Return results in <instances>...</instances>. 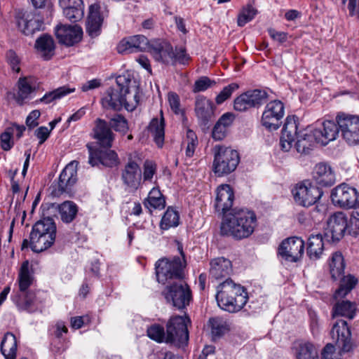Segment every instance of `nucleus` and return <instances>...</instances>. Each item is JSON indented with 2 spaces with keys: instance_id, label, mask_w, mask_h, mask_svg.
I'll return each mask as SVG.
<instances>
[{
  "instance_id": "37998d69",
  "label": "nucleus",
  "mask_w": 359,
  "mask_h": 359,
  "mask_svg": "<svg viewBox=\"0 0 359 359\" xmlns=\"http://www.w3.org/2000/svg\"><path fill=\"white\" fill-rule=\"evenodd\" d=\"M179 214L173 208L169 207L163 215L160 226L163 230H168L171 227H175L179 224Z\"/></svg>"
},
{
  "instance_id": "f8f14e48",
  "label": "nucleus",
  "mask_w": 359,
  "mask_h": 359,
  "mask_svg": "<svg viewBox=\"0 0 359 359\" xmlns=\"http://www.w3.org/2000/svg\"><path fill=\"white\" fill-rule=\"evenodd\" d=\"M337 122L341 135L351 145L359 144V117L345 114H338Z\"/></svg>"
},
{
  "instance_id": "6e6d98bb",
  "label": "nucleus",
  "mask_w": 359,
  "mask_h": 359,
  "mask_svg": "<svg viewBox=\"0 0 359 359\" xmlns=\"http://www.w3.org/2000/svg\"><path fill=\"white\" fill-rule=\"evenodd\" d=\"M238 85L236 83H232L225 86L223 90L216 97L215 101L217 104H220L225 100L229 98L232 93L238 88Z\"/></svg>"
},
{
  "instance_id": "c9c22d12",
  "label": "nucleus",
  "mask_w": 359,
  "mask_h": 359,
  "mask_svg": "<svg viewBox=\"0 0 359 359\" xmlns=\"http://www.w3.org/2000/svg\"><path fill=\"white\" fill-rule=\"evenodd\" d=\"M57 210L61 220L66 224L73 222L79 211L76 204L71 201H66L57 205Z\"/></svg>"
},
{
  "instance_id": "9d476101",
  "label": "nucleus",
  "mask_w": 359,
  "mask_h": 359,
  "mask_svg": "<svg viewBox=\"0 0 359 359\" xmlns=\"http://www.w3.org/2000/svg\"><path fill=\"white\" fill-rule=\"evenodd\" d=\"M331 198L335 205L342 208L351 209L359 205V193L346 183H342L332 189Z\"/></svg>"
},
{
  "instance_id": "13d9d810",
  "label": "nucleus",
  "mask_w": 359,
  "mask_h": 359,
  "mask_svg": "<svg viewBox=\"0 0 359 359\" xmlns=\"http://www.w3.org/2000/svg\"><path fill=\"white\" fill-rule=\"evenodd\" d=\"M187 147L186 149V155L189 157L193 156L195 147L198 143L197 137L195 133L191 130H188L187 133Z\"/></svg>"
},
{
  "instance_id": "39448f33",
  "label": "nucleus",
  "mask_w": 359,
  "mask_h": 359,
  "mask_svg": "<svg viewBox=\"0 0 359 359\" xmlns=\"http://www.w3.org/2000/svg\"><path fill=\"white\" fill-rule=\"evenodd\" d=\"M332 337L336 340L337 345L341 351L335 352L334 346L327 344L322 352V359H342L341 353H348L353 350L351 332L347 322L344 320H337L331 330Z\"/></svg>"
},
{
  "instance_id": "0e129e2a",
  "label": "nucleus",
  "mask_w": 359,
  "mask_h": 359,
  "mask_svg": "<svg viewBox=\"0 0 359 359\" xmlns=\"http://www.w3.org/2000/svg\"><path fill=\"white\" fill-rule=\"evenodd\" d=\"M226 128L216 123L212 128V137L216 141L222 140L226 137Z\"/></svg>"
},
{
  "instance_id": "603ef678",
  "label": "nucleus",
  "mask_w": 359,
  "mask_h": 359,
  "mask_svg": "<svg viewBox=\"0 0 359 359\" xmlns=\"http://www.w3.org/2000/svg\"><path fill=\"white\" fill-rule=\"evenodd\" d=\"M257 13V11L252 6L248 5L243 8L238 18V25L240 27L244 26L247 22L252 20Z\"/></svg>"
},
{
  "instance_id": "79ce46f5",
  "label": "nucleus",
  "mask_w": 359,
  "mask_h": 359,
  "mask_svg": "<svg viewBox=\"0 0 359 359\" xmlns=\"http://www.w3.org/2000/svg\"><path fill=\"white\" fill-rule=\"evenodd\" d=\"M29 263L27 260L22 262L18 276L19 288L20 292H25L32 282V278L29 273Z\"/></svg>"
},
{
  "instance_id": "6ab92c4d",
  "label": "nucleus",
  "mask_w": 359,
  "mask_h": 359,
  "mask_svg": "<svg viewBox=\"0 0 359 359\" xmlns=\"http://www.w3.org/2000/svg\"><path fill=\"white\" fill-rule=\"evenodd\" d=\"M317 142L321 145H327L330 142L336 140L339 134V126L332 121L316 122L313 128Z\"/></svg>"
},
{
  "instance_id": "864d4df0",
  "label": "nucleus",
  "mask_w": 359,
  "mask_h": 359,
  "mask_svg": "<svg viewBox=\"0 0 359 359\" xmlns=\"http://www.w3.org/2000/svg\"><path fill=\"white\" fill-rule=\"evenodd\" d=\"M63 13L65 17L70 21L74 22H77L83 17V5L63 9Z\"/></svg>"
},
{
  "instance_id": "9b49d317",
  "label": "nucleus",
  "mask_w": 359,
  "mask_h": 359,
  "mask_svg": "<svg viewBox=\"0 0 359 359\" xmlns=\"http://www.w3.org/2000/svg\"><path fill=\"white\" fill-rule=\"evenodd\" d=\"M294 201L304 207H309L317 203L323 194V191L308 181L297 184L292 189Z\"/></svg>"
},
{
  "instance_id": "2f4dec72",
  "label": "nucleus",
  "mask_w": 359,
  "mask_h": 359,
  "mask_svg": "<svg viewBox=\"0 0 359 359\" xmlns=\"http://www.w3.org/2000/svg\"><path fill=\"white\" fill-rule=\"evenodd\" d=\"M56 235H43L30 233V248L33 252H41L51 247Z\"/></svg>"
},
{
  "instance_id": "c85d7f7f",
  "label": "nucleus",
  "mask_w": 359,
  "mask_h": 359,
  "mask_svg": "<svg viewBox=\"0 0 359 359\" xmlns=\"http://www.w3.org/2000/svg\"><path fill=\"white\" fill-rule=\"evenodd\" d=\"M149 51L156 61L167 65H173L174 50L170 43L167 42L156 43L151 46Z\"/></svg>"
},
{
  "instance_id": "58836bf2",
  "label": "nucleus",
  "mask_w": 359,
  "mask_h": 359,
  "mask_svg": "<svg viewBox=\"0 0 359 359\" xmlns=\"http://www.w3.org/2000/svg\"><path fill=\"white\" fill-rule=\"evenodd\" d=\"M164 119L161 116L158 120L157 118H153L149 126V130L154 137V140L158 147H161L164 142Z\"/></svg>"
},
{
  "instance_id": "dca6fc26",
  "label": "nucleus",
  "mask_w": 359,
  "mask_h": 359,
  "mask_svg": "<svg viewBox=\"0 0 359 359\" xmlns=\"http://www.w3.org/2000/svg\"><path fill=\"white\" fill-rule=\"evenodd\" d=\"M304 242L299 237H291L284 240L278 248V254L287 262H296L303 255Z\"/></svg>"
},
{
  "instance_id": "b1692460",
  "label": "nucleus",
  "mask_w": 359,
  "mask_h": 359,
  "mask_svg": "<svg viewBox=\"0 0 359 359\" xmlns=\"http://www.w3.org/2000/svg\"><path fill=\"white\" fill-rule=\"evenodd\" d=\"M195 114L200 125L208 128L214 116L213 103L203 96H197L195 101Z\"/></svg>"
},
{
  "instance_id": "423d86ee",
  "label": "nucleus",
  "mask_w": 359,
  "mask_h": 359,
  "mask_svg": "<svg viewBox=\"0 0 359 359\" xmlns=\"http://www.w3.org/2000/svg\"><path fill=\"white\" fill-rule=\"evenodd\" d=\"M240 162L236 150L217 145L214 147L213 171L219 177L228 175L236 170Z\"/></svg>"
},
{
  "instance_id": "3c124183",
  "label": "nucleus",
  "mask_w": 359,
  "mask_h": 359,
  "mask_svg": "<svg viewBox=\"0 0 359 359\" xmlns=\"http://www.w3.org/2000/svg\"><path fill=\"white\" fill-rule=\"evenodd\" d=\"M349 219V235L353 236H359V205L353 208Z\"/></svg>"
},
{
  "instance_id": "49530a36",
  "label": "nucleus",
  "mask_w": 359,
  "mask_h": 359,
  "mask_svg": "<svg viewBox=\"0 0 359 359\" xmlns=\"http://www.w3.org/2000/svg\"><path fill=\"white\" fill-rule=\"evenodd\" d=\"M32 90L33 88L26 78L20 79L18 81V92L15 95L16 102L22 105Z\"/></svg>"
},
{
  "instance_id": "0eeeda50",
  "label": "nucleus",
  "mask_w": 359,
  "mask_h": 359,
  "mask_svg": "<svg viewBox=\"0 0 359 359\" xmlns=\"http://www.w3.org/2000/svg\"><path fill=\"white\" fill-rule=\"evenodd\" d=\"M178 250L182 256V261L180 257H174L170 260L164 258L158 260L156 264V273L159 283L165 284L168 280H180L183 276V269L185 266L184 255L182 247L178 246Z\"/></svg>"
},
{
  "instance_id": "5701e85b",
  "label": "nucleus",
  "mask_w": 359,
  "mask_h": 359,
  "mask_svg": "<svg viewBox=\"0 0 359 359\" xmlns=\"http://www.w3.org/2000/svg\"><path fill=\"white\" fill-rule=\"evenodd\" d=\"M232 272L231 262L225 257L212 259L210 262L209 277L211 280H222Z\"/></svg>"
},
{
  "instance_id": "ddd939ff",
  "label": "nucleus",
  "mask_w": 359,
  "mask_h": 359,
  "mask_svg": "<svg viewBox=\"0 0 359 359\" xmlns=\"http://www.w3.org/2000/svg\"><path fill=\"white\" fill-rule=\"evenodd\" d=\"M267 98L268 94L264 90H250L234 100L233 107L238 111H245L251 108H258L266 101Z\"/></svg>"
},
{
  "instance_id": "bb28decb",
  "label": "nucleus",
  "mask_w": 359,
  "mask_h": 359,
  "mask_svg": "<svg viewBox=\"0 0 359 359\" xmlns=\"http://www.w3.org/2000/svg\"><path fill=\"white\" fill-rule=\"evenodd\" d=\"M122 180L125 185L132 190H137L142 180V172L138 164L130 161L122 172Z\"/></svg>"
},
{
  "instance_id": "09e8293b",
  "label": "nucleus",
  "mask_w": 359,
  "mask_h": 359,
  "mask_svg": "<svg viewBox=\"0 0 359 359\" xmlns=\"http://www.w3.org/2000/svg\"><path fill=\"white\" fill-rule=\"evenodd\" d=\"M211 333L214 339L221 337L228 331L226 323L219 318H210Z\"/></svg>"
},
{
  "instance_id": "052dcab7",
  "label": "nucleus",
  "mask_w": 359,
  "mask_h": 359,
  "mask_svg": "<svg viewBox=\"0 0 359 359\" xmlns=\"http://www.w3.org/2000/svg\"><path fill=\"white\" fill-rule=\"evenodd\" d=\"M156 171V165L151 161H146L144 163L143 177L145 181H151Z\"/></svg>"
},
{
  "instance_id": "de8ad7c7",
  "label": "nucleus",
  "mask_w": 359,
  "mask_h": 359,
  "mask_svg": "<svg viewBox=\"0 0 359 359\" xmlns=\"http://www.w3.org/2000/svg\"><path fill=\"white\" fill-rule=\"evenodd\" d=\"M13 301L20 311L33 312L35 310L33 307L32 295L30 294L23 293L22 297L18 295L13 298Z\"/></svg>"
},
{
  "instance_id": "20e7f679",
  "label": "nucleus",
  "mask_w": 359,
  "mask_h": 359,
  "mask_svg": "<svg viewBox=\"0 0 359 359\" xmlns=\"http://www.w3.org/2000/svg\"><path fill=\"white\" fill-rule=\"evenodd\" d=\"M215 297L218 306L230 313L239 311L248 299L245 289L231 278H226L218 285Z\"/></svg>"
},
{
  "instance_id": "72a5a7b5",
  "label": "nucleus",
  "mask_w": 359,
  "mask_h": 359,
  "mask_svg": "<svg viewBox=\"0 0 359 359\" xmlns=\"http://www.w3.org/2000/svg\"><path fill=\"white\" fill-rule=\"evenodd\" d=\"M324 242L320 233L311 235L308 240L307 255L311 259H318L323 253Z\"/></svg>"
},
{
  "instance_id": "a878e982",
  "label": "nucleus",
  "mask_w": 359,
  "mask_h": 359,
  "mask_svg": "<svg viewBox=\"0 0 359 359\" xmlns=\"http://www.w3.org/2000/svg\"><path fill=\"white\" fill-rule=\"evenodd\" d=\"M41 18L32 12H25L18 20V25L20 31L25 35H32L41 29L43 26Z\"/></svg>"
},
{
  "instance_id": "1a4fd4ad",
  "label": "nucleus",
  "mask_w": 359,
  "mask_h": 359,
  "mask_svg": "<svg viewBox=\"0 0 359 359\" xmlns=\"http://www.w3.org/2000/svg\"><path fill=\"white\" fill-rule=\"evenodd\" d=\"M163 294L167 302L178 309L186 308L192 299L191 291L182 278L168 285Z\"/></svg>"
},
{
  "instance_id": "4d7b16f0",
  "label": "nucleus",
  "mask_w": 359,
  "mask_h": 359,
  "mask_svg": "<svg viewBox=\"0 0 359 359\" xmlns=\"http://www.w3.org/2000/svg\"><path fill=\"white\" fill-rule=\"evenodd\" d=\"M173 56V65L176 62L185 65L190 60L189 55L187 53L186 48L183 46H176L174 50Z\"/></svg>"
},
{
  "instance_id": "412c9836",
  "label": "nucleus",
  "mask_w": 359,
  "mask_h": 359,
  "mask_svg": "<svg viewBox=\"0 0 359 359\" xmlns=\"http://www.w3.org/2000/svg\"><path fill=\"white\" fill-rule=\"evenodd\" d=\"M151 46L147 37L143 35L132 36L123 39L118 45L117 50L119 53L129 54L144 51L147 49L150 50Z\"/></svg>"
},
{
  "instance_id": "4c0bfd02",
  "label": "nucleus",
  "mask_w": 359,
  "mask_h": 359,
  "mask_svg": "<svg viewBox=\"0 0 359 359\" xmlns=\"http://www.w3.org/2000/svg\"><path fill=\"white\" fill-rule=\"evenodd\" d=\"M295 349L297 359H320L316 347L310 342H299Z\"/></svg>"
},
{
  "instance_id": "4468645a",
  "label": "nucleus",
  "mask_w": 359,
  "mask_h": 359,
  "mask_svg": "<svg viewBox=\"0 0 359 359\" xmlns=\"http://www.w3.org/2000/svg\"><path fill=\"white\" fill-rule=\"evenodd\" d=\"M285 114L284 104L280 100L269 102L262 116V125L269 130H276L280 126V120Z\"/></svg>"
},
{
  "instance_id": "f3484780",
  "label": "nucleus",
  "mask_w": 359,
  "mask_h": 359,
  "mask_svg": "<svg viewBox=\"0 0 359 359\" xmlns=\"http://www.w3.org/2000/svg\"><path fill=\"white\" fill-rule=\"evenodd\" d=\"M76 175L73 163L68 164L61 172L58 181L52 184V194L54 196H60L65 193H70L72 187L76 182Z\"/></svg>"
},
{
  "instance_id": "e433bc0d",
  "label": "nucleus",
  "mask_w": 359,
  "mask_h": 359,
  "mask_svg": "<svg viewBox=\"0 0 359 359\" xmlns=\"http://www.w3.org/2000/svg\"><path fill=\"white\" fill-rule=\"evenodd\" d=\"M30 233L43 235H56V224L51 217H45L36 222L32 226Z\"/></svg>"
},
{
  "instance_id": "ea45409f",
  "label": "nucleus",
  "mask_w": 359,
  "mask_h": 359,
  "mask_svg": "<svg viewBox=\"0 0 359 359\" xmlns=\"http://www.w3.org/2000/svg\"><path fill=\"white\" fill-rule=\"evenodd\" d=\"M345 263L341 252L333 253L330 262V274L333 280H337L344 275Z\"/></svg>"
},
{
  "instance_id": "7c9ffc66",
  "label": "nucleus",
  "mask_w": 359,
  "mask_h": 359,
  "mask_svg": "<svg viewBox=\"0 0 359 359\" xmlns=\"http://www.w3.org/2000/svg\"><path fill=\"white\" fill-rule=\"evenodd\" d=\"M99 9L100 6L97 4L91 5L89 8L86 31L91 37L97 36L100 34L102 18Z\"/></svg>"
},
{
  "instance_id": "f704fd0d",
  "label": "nucleus",
  "mask_w": 359,
  "mask_h": 359,
  "mask_svg": "<svg viewBox=\"0 0 359 359\" xmlns=\"http://www.w3.org/2000/svg\"><path fill=\"white\" fill-rule=\"evenodd\" d=\"M17 346L15 336L11 332H7L1 343V352L5 359H15Z\"/></svg>"
},
{
  "instance_id": "680f3d73",
  "label": "nucleus",
  "mask_w": 359,
  "mask_h": 359,
  "mask_svg": "<svg viewBox=\"0 0 359 359\" xmlns=\"http://www.w3.org/2000/svg\"><path fill=\"white\" fill-rule=\"evenodd\" d=\"M10 130L11 128L7 129L0 137L1 147L4 151L10 150L13 145V143L11 142L13 132H11Z\"/></svg>"
},
{
  "instance_id": "6e6552de",
  "label": "nucleus",
  "mask_w": 359,
  "mask_h": 359,
  "mask_svg": "<svg viewBox=\"0 0 359 359\" xmlns=\"http://www.w3.org/2000/svg\"><path fill=\"white\" fill-rule=\"evenodd\" d=\"M191 323L187 316H175L170 318L166 325L165 343L181 347L187 345L189 332L187 325Z\"/></svg>"
},
{
  "instance_id": "bf43d9fd",
  "label": "nucleus",
  "mask_w": 359,
  "mask_h": 359,
  "mask_svg": "<svg viewBox=\"0 0 359 359\" xmlns=\"http://www.w3.org/2000/svg\"><path fill=\"white\" fill-rule=\"evenodd\" d=\"M144 205L150 211L152 208L162 210L165 206V198H146Z\"/></svg>"
},
{
  "instance_id": "c756f323",
  "label": "nucleus",
  "mask_w": 359,
  "mask_h": 359,
  "mask_svg": "<svg viewBox=\"0 0 359 359\" xmlns=\"http://www.w3.org/2000/svg\"><path fill=\"white\" fill-rule=\"evenodd\" d=\"M36 53L44 60H49L55 54V45L50 35L43 34L41 35L34 44Z\"/></svg>"
},
{
  "instance_id": "aec40b11",
  "label": "nucleus",
  "mask_w": 359,
  "mask_h": 359,
  "mask_svg": "<svg viewBox=\"0 0 359 359\" xmlns=\"http://www.w3.org/2000/svg\"><path fill=\"white\" fill-rule=\"evenodd\" d=\"M55 33L60 43L71 46L81 41L83 30L78 25H60L55 27Z\"/></svg>"
},
{
  "instance_id": "7ed1b4c3",
  "label": "nucleus",
  "mask_w": 359,
  "mask_h": 359,
  "mask_svg": "<svg viewBox=\"0 0 359 359\" xmlns=\"http://www.w3.org/2000/svg\"><path fill=\"white\" fill-rule=\"evenodd\" d=\"M295 138H297L295 147L297 152L300 154H309L315 144L318 143L313 128H307L298 133L297 124L294 118L287 116L280 139V149L283 151H290Z\"/></svg>"
},
{
  "instance_id": "473e14b6",
  "label": "nucleus",
  "mask_w": 359,
  "mask_h": 359,
  "mask_svg": "<svg viewBox=\"0 0 359 359\" xmlns=\"http://www.w3.org/2000/svg\"><path fill=\"white\" fill-rule=\"evenodd\" d=\"M356 306L354 303L348 300L338 301L332 309V316H343L349 319L355 317Z\"/></svg>"
},
{
  "instance_id": "4be33fe9",
  "label": "nucleus",
  "mask_w": 359,
  "mask_h": 359,
  "mask_svg": "<svg viewBox=\"0 0 359 359\" xmlns=\"http://www.w3.org/2000/svg\"><path fill=\"white\" fill-rule=\"evenodd\" d=\"M234 200V194L231 187L229 184H222L217 189L215 202V210L219 214L226 215L232 209Z\"/></svg>"
},
{
  "instance_id": "a211bd4d",
  "label": "nucleus",
  "mask_w": 359,
  "mask_h": 359,
  "mask_svg": "<svg viewBox=\"0 0 359 359\" xmlns=\"http://www.w3.org/2000/svg\"><path fill=\"white\" fill-rule=\"evenodd\" d=\"M349 234V221L346 215L343 212H337L332 215L327 221V233H330L332 241H339L345 233Z\"/></svg>"
},
{
  "instance_id": "8fccbe9b",
  "label": "nucleus",
  "mask_w": 359,
  "mask_h": 359,
  "mask_svg": "<svg viewBox=\"0 0 359 359\" xmlns=\"http://www.w3.org/2000/svg\"><path fill=\"white\" fill-rule=\"evenodd\" d=\"M147 336L150 339L158 343H161L163 341L165 342L166 332H165L163 327L161 326L160 325L155 324L150 326L147 329Z\"/></svg>"
},
{
  "instance_id": "5fc2aeb1",
  "label": "nucleus",
  "mask_w": 359,
  "mask_h": 359,
  "mask_svg": "<svg viewBox=\"0 0 359 359\" xmlns=\"http://www.w3.org/2000/svg\"><path fill=\"white\" fill-rule=\"evenodd\" d=\"M6 60L7 63L10 65L11 69L15 72H20V64L21 62L20 57L13 50L11 49L7 50L6 53Z\"/></svg>"
},
{
  "instance_id": "393cba45",
  "label": "nucleus",
  "mask_w": 359,
  "mask_h": 359,
  "mask_svg": "<svg viewBox=\"0 0 359 359\" xmlns=\"http://www.w3.org/2000/svg\"><path fill=\"white\" fill-rule=\"evenodd\" d=\"M93 129L94 137L97 140L101 147L111 148L115 135L106 121L97 118Z\"/></svg>"
},
{
  "instance_id": "774afa93",
  "label": "nucleus",
  "mask_w": 359,
  "mask_h": 359,
  "mask_svg": "<svg viewBox=\"0 0 359 359\" xmlns=\"http://www.w3.org/2000/svg\"><path fill=\"white\" fill-rule=\"evenodd\" d=\"M168 102L171 109L175 114H179L180 112V103L179 96L175 93H169Z\"/></svg>"
},
{
  "instance_id": "f03ea898",
  "label": "nucleus",
  "mask_w": 359,
  "mask_h": 359,
  "mask_svg": "<svg viewBox=\"0 0 359 359\" xmlns=\"http://www.w3.org/2000/svg\"><path fill=\"white\" fill-rule=\"evenodd\" d=\"M116 86L109 88L102 98L103 107L120 111L124 107L128 111L134 110L139 102L137 89L130 90L131 79L125 75L116 79Z\"/></svg>"
},
{
  "instance_id": "c03bdc74",
  "label": "nucleus",
  "mask_w": 359,
  "mask_h": 359,
  "mask_svg": "<svg viewBox=\"0 0 359 359\" xmlns=\"http://www.w3.org/2000/svg\"><path fill=\"white\" fill-rule=\"evenodd\" d=\"M111 129L125 135L129 130L127 119L121 114H116L109 118L108 122Z\"/></svg>"
},
{
  "instance_id": "a18cd8bd",
  "label": "nucleus",
  "mask_w": 359,
  "mask_h": 359,
  "mask_svg": "<svg viewBox=\"0 0 359 359\" xmlns=\"http://www.w3.org/2000/svg\"><path fill=\"white\" fill-rule=\"evenodd\" d=\"M74 88H71L68 86H62L45 94V95L41 97L39 101L46 104H48L54 100L61 99L64 96L74 92Z\"/></svg>"
},
{
  "instance_id": "cd10ccee",
  "label": "nucleus",
  "mask_w": 359,
  "mask_h": 359,
  "mask_svg": "<svg viewBox=\"0 0 359 359\" xmlns=\"http://www.w3.org/2000/svg\"><path fill=\"white\" fill-rule=\"evenodd\" d=\"M313 178L321 187H330L335 182V175L331 167L323 163L317 164L313 171Z\"/></svg>"
},
{
  "instance_id": "69168bd1",
  "label": "nucleus",
  "mask_w": 359,
  "mask_h": 359,
  "mask_svg": "<svg viewBox=\"0 0 359 359\" xmlns=\"http://www.w3.org/2000/svg\"><path fill=\"white\" fill-rule=\"evenodd\" d=\"M234 119L235 115L233 113L226 112L219 118L217 123L228 130V128L232 125Z\"/></svg>"
},
{
  "instance_id": "a19ab883",
  "label": "nucleus",
  "mask_w": 359,
  "mask_h": 359,
  "mask_svg": "<svg viewBox=\"0 0 359 359\" xmlns=\"http://www.w3.org/2000/svg\"><path fill=\"white\" fill-rule=\"evenodd\" d=\"M357 283L355 278L351 275L343 276L339 287L336 290L334 298L338 301L345 297Z\"/></svg>"
},
{
  "instance_id": "338daca9",
  "label": "nucleus",
  "mask_w": 359,
  "mask_h": 359,
  "mask_svg": "<svg viewBox=\"0 0 359 359\" xmlns=\"http://www.w3.org/2000/svg\"><path fill=\"white\" fill-rule=\"evenodd\" d=\"M41 112L39 110H33L26 118V125L29 129H32L39 125L37 120L40 117Z\"/></svg>"
},
{
  "instance_id": "f257e3e1",
  "label": "nucleus",
  "mask_w": 359,
  "mask_h": 359,
  "mask_svg": "<svg viewBox=\"0 0 359 359\" xmlns=\"http://www.w3.org/2000/svg\"><path fill=\"white\" fill-rule=\"evenodd\" d=\"M257 225V217L253 211L246 208H233L223 217L220 226L222 236L236 240L248 238Z\"/></svg>"
},
{
  "instance_id": "e2e57ef3",
  "label": "nucleus",
  "mask_w": 359,
  "mask_h": 359,
  "mask_svg": "<svg viewBox=\"0 0 359 359\" xmlns=\"http://www.w3.org/2000/svg\"><path fill=\"white\" fill-rule=\"evenodd\" d=\"M214 82L208 77H201L197 80L194 86V92H201L207 90Z\"/></svg>"
},
{
  "instance_id": "2eb2a0df",
  "label": "nucleus",
  "mask_w": 359,
  "mask_h": 359,
  "mask_svg": "<svg viewBox=\"0 0 359 359\" xmlns=\"http://www.w3.org/2000/svg\"><path fill=\"white\" fill-rule=\"evenodd\" d=\"M87 147L89 151L88 163L91 166L102 165L105 167L113 168L119 164L120 161L118 154L114 150L107 147L93 149L89 145H87Z\"/></svg>"
}]
</instances>
